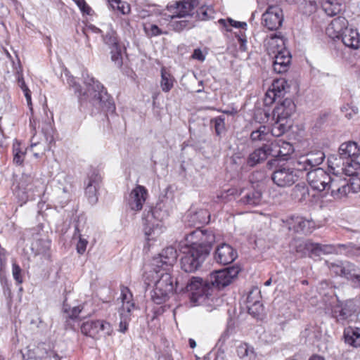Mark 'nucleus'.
Returning <instances> with one entry per match:
<instances>
[{"label": "nucleus", "instance_id": "nucleus-13", "mask_svg": "<svg viewBox=\"0 0 360 360\" xmlns=\"http://www.w3.org/2000/svg\"><path fill=\"white\" fill-rule=\"evenodd\" d=\"M271 177L274 184L281 188L291 186L298 180L294 168L285 165L277 167Z\"/></svg>", "mask_w": 360, "mask_h": 360}, {"label": "nucleus", "instance_id": "nucleus-56", "mask_svg": "<svg viewBox=\"0 0 360 360\" xmlns=\"http://www.w3.org/2000/svg\"><path fill=\"white\" fill-rule=\"evenodd\" d=\"M211 122L213 123L215 131L217 135H220L225 131V117L223 115H220L214 118Z\"/></svg>", "mask_w": 360, "mask_h": 360}, {"label": "nucleus", "instance_id": "nucleus-8", "mask_svg": "<svg viewBox=\"0 0 360 360\" xmlns=\"http://www.w3.org/2000/svg\"><path fill=\"white\" fill-rule=\"evenodd\" d=\"M295 104L290 98H285L273 110V117L276 120V124L272 129L271 134L274 135V130L278 129L279 134L278 135H283L285 132V121L295 112Z\"/></svg>", "mask_w": 360, "mask_h": 360}, {"label": "nucleus", "instance_id": "nucleus-7", "mask_svg": "<svg viewBox=\"0 0 360 360\" xmlns=\"http://www.w3.org/2000/svg\"><path fill=\"white\" fill-rule=\"evenodd\" d=\"M283 44V39L277 37L276 34L271 37L267 42L269 46L277 47L276 51H272L273 53H276L273 63V68L277 73L286 72L290 63L291 56L290 52L281 49Z\"/></svg>", "mask_w": 360, "mask_h": 360}, {"label": "nucleus", "instance_id": "nucleus-34", "mask_svg": "<svg viewBox=\"0 0 360 360\" xmlns=\"http://www.w3.org/2000/svg\"><path fill=\"white\" fill-rule=\"evenodd\" d=\"M342 276L346 277L354 283H360V275L358 268L352 263L349 262H344Z\"/></svg>", "mask_w": 360, "mask_h": 360}, {"label": "nucleus", "instance_id": "nucleus-32", "mask_svg": "<svg viewBox=\"0 0 360 360\" xmlns=\"http://www.w3.org/2000/svg\"><path fill=\"white\" fill-rule=\"evenodd\" d=\"M360 338V330L359 328H352L349 326L344 330V339L346 344L352 347H357L360 345L359 339Z\"/></svg>", "mask_w": 360, "mask_h": 360}, {"label": "nucleus", "instance_id": "nucleus-46", "mask_svg": "<svg viewBox=\"0 0 360 360\" xmlns=\"http://www.w3.org/2000/svg\"><path fill=\"white\" fill-rule=\"evenodd\" d=\"M65 313L68 314V319L66 320L65 328L74 330V326L71 324L70 321H74L77 319L79 314L82 311L80 306L75 307L72 309L68 310L64 309Z\"/></svg>", "mask_w": 360, "mask_h": 360}, {"label": "nucleus", "instance_id": "nucleus-1", "mask_svg": "<svg viewBox=\"0 0 360 360\" xmlns=\"http://www.w3.org/2000/svg\"><path fill=\"white\" fill-rule=\"evenodd\" d=\"M82 78L86 88L84 93H82L80 84L76 82L74 77H69L68 84L79 96L86 97L89 105L94 108L91 115L98 113L100 111L114 112L115 105L113 98L108 94L103 85L91 77L87 72L82 73Z\"/></svg>", "mask_w": 360, "mask_h": 360}, {"label": "nucleus", "instance_id": "nucleus-52", "mask_svg": "<svg viewBox=\"0 0 360 360\" xmlns=\"http://www.w3.org/2000/svg\"><path fill=\"white\" fill-rule=\"evenodd\" d=\"M73 238H79V240L77 244V251L79 255H83L86 251V245L88 244V241L86 239L83 238L80 233V231L77 226L75 227V231L73 235Z\"/></svg>", "mask_w": 360, "mask_h": 360}, {"label": "nucleus", "instance_id": "nucleus-60", "mask_svg": "<svg viewBox=\"0 0 360 360\" xmlns=\"http://www.w3.org/2000/svg\"><path fill=\"white\" fill-rule=\"evenodd\" d=\"M13 162L17 165H22L24 161L25 153L20 150L19 145L18 146L13 145Z\"/></svg>", "mask_w": 360, "mask_h": 360}, {"label": "nucleus", "instance_id": "nucleus-9", "mask_svg": "<svg viewBox=\"0 0 360 360\" xmlns=\"http://www.w3.org/2000/svg\"><path fill=\"white\" fill-rule=\"evenodd\" d=\"M328 162V167L333 171V174L341 170L347 176L357 177L360 172V162L354 159L349 161V160L340 157V155H335L330 156Z\"/></svg>", "mask_w": 360, "mask_h": 360}, {"label": "nucleus", "instance_id": "nucleus-40", "mask_svg": "<svg viewBox=\"0 0 360 360\" xmlns=\"http://www.w3.org/2000/svg\"><path fill=\"white\" fill-rule=\"evenodd\" d=\"M267 158L264 147H261L256 149L252 153H251L248 159V164L253 167L257 163L266 160Z\"/></svg>", "mask_w": 360, "mask_h": 360}, {"label": "nucleus", "instance_id": "nucleus-25", "mask_svg": "<svg viewBox=\"0 0 360 360\" xmlns=\"http://www.w3.org/2000/svg\"><path fill=\"white\" fill-rule=\"evenodd\" d=\"M348 21L344 17L339 16L333 19L326 28V34L332 39H339L345 34Z\"/></svg>", "mask_w": 360, "mask_h": 360}, {"label": "nucleus", "instance_id": "nucleus-20", "mask_svg": "<svg viewBox=\"0 0 360 360\" xmlns=\"http://www.w3.org/2000/svg\"><path fill=\"white\" fill-rule=\"evenodd\" d=\"M334 248L332 245H321L309 240L303 242L297 248V252H303V255H308L310 257L320 256L321 254L333 252Z\"/></svg>", "mask_w": 360, "mask_h": 360}, {"label": "nucleus", "instance_id": "nucleus-44", "mask_svg": "<svg viewBox=\"0 0 360 360\" xmlns=\"http://www.w3.org/2000/svg\"><path fill=\"white\" fill-rule=\"evenodd\" d=\"M180 19L179 20H173L171 22L170 26L174 31L180 32L185 29H191L194 26L193 22L186 18Z\"/></svg>", "mask_w": 360, "mask_h": 360}, {"label": "nucleus", "instance_id": "nucleus-57", "mask_svg": "<svg viewBox=\"0 0 360 360\" xmlns=\"http://www.w3.org/2000/svg\"><path fill=\"white\" fill-rule=\"evenodd\" d=\"M326 263L327 264V266L330 269L332 272H333L335 274L338 276H342L343 274V267H344V262H331L329 261H326Z\"/></svg>", "mask_w": 360, "mask_h": 360}, {"label": "nucleus", "instance_id": "nucleus-61", "mask_svg": "<svg viewBox=\"0 0 360 360\" xmlns=\"http://www.w3.org/2000/svg\"><path fill=\"white\" fill-rule=\"evenodd\" d=\"M236 38H237L240 46L239 49L241 51L247 50V37L244 31H239L234 33Z\"/></svg>", "mask_w": 360, "mask_h": 360}, {"label": "nucleus", "instance_id": "nucleus-10", "mask_svg": "<svg viewBox=\"0 0 360 360\" xmlns=\"http://www.w3.org/2000/svg\"><path fill=\"white\" fill-rule=\"evenodd\" d=\"M182 254L180 260L181 268L187 273H192L198 270L207 257L195 248L186 245L183 248Z\"/></svg>", "mask_w": 360, "mask_h": 360}, {"label": "nucleus", "instance_id": "nucleus-18", "mask_svg": "<svg viewBox=\"0 0 360 360\" xmlns=\"http://www.w3.org/2000/svg\"><path fill=\"white\" fill-rule=\"evenodd\" d=\"M264 25L270 30L278 29L283 20V11L278 6H269L262 15Z\"/></svg>", "mask_w": 360, "mask_h": 360}, {"label": "nucleus", "instance_id": "nucleus-23", "mask_svg": "<svg viewBox=\"0 0 360 360\" xmlns=\"http://www.w3.org/2000/svg\"><path fill=\"white\" fill-rule=\"evenodd\" d=\"M148 195L147 189L141 185H137L130 193L128 205L131 210L139 211L143 208Z\"/></svg>", "mask_w": 360, "mask_h": 360}, {"label": "nucleus", "instance_id": "nucleus-42", "mask_svg": "<svg viewBox=\"0 0 360 360\" xmlns=\"http://www.w3.org/2000/svg\"><path fill=\"white\" fill-rule=\"evenodd\" d=\"M146 35L149 37H154L161 34H167V31H163L158 25L152 23H146L143 26Z\"/></svg>", "mask_w": 360, "mask_h": 360}, {"label": "nucleus", "instance_id": "nucleus-49", "mask_svg": "<svg viewBox=\"0 0 360 360\" xmlns=\"http://www.w3.org/2000/svg\"><path fill=\"white\" fill-rule=\"evenodd\" d=\"M51 349L46 348L44 343L39 344L35 349H33L31 358H34L38 360H43L49 358Z\"/></svg>", "mask_w": 360, "mask_h": 360}, {"label": "nucleus", "instance_id": "nucleus-15", "mask_svg": "<svg viewBox=\"0 0 360 360\" xmlns=\"http://www.w3.org/2000/svg\"><path fill=\"white\" fill-rule=\"evenodd\" d=\"M307 180L314 190L322 191L326 190L330 175L323 169L317 167L307 172Z\"/></svg>", "mask_w": 360, "mask_h": 360}, {"label": "nucleus", "instance_id": "nucleus-16", "mask_svg": "<svg viewBox=\"0 0 360 360\" xmlns=\"http://www.w3.org/2000/svg\"><path fill=\"white\" fill-rule=\"evenodd\" d=\"M161 210L158 207L150 208L147 214H145L144 232L148 240H153L157 231L159 221L163 219L164 214H161Z\"/></svg>", "mask_w": 360, "mask_h": 360}, {"label": "nucleus", "instance_id": "nucleus-3", "mask_svg": "<svg viewBox=\"0 0 360 360\" xmlns=\"http://www.w3.org/2000/svg\"><path fill=\"white\" fill-rule=\"evenodd\" d=\"M45 184L41 179L35 178L31 174H22L19 181L13 185V193L20 205L28 200H34L44 193Z\"/></svg>", "mask_w": 360, "mask_h": 360}, {"label": "nucleus", "instance_id": "nucleus-27", "mask_svg": "<svg viewBox=\"0 0 360 360\" xmlns=\"http://www.w3.org/2000/svg\"><path fill=\"white\" fill-rule=\"evenodd\" d=\"M359 150L360 149L358 148L356 142L349 141L340 145L338 155H340V157L343 158V159L349 160V161L351 159L357 161Z\"/></svg>", "mask_w": 360, "mask_h": 360}, {"label": "nucleus", "instance_id": "nucleus-55", "mask_svg": "<svg viewBox=\"0 0 360 360\" xmlns=\"http://www.w3.org/2000/svg\"><path fill=\"white\" fill-rule=\"evenodd\" d=\"M131 313L120 311V321L119 330L124 333L128 330L129 323L131 321Z\"/></svg>", "mask_w": 360, "mask_h": 360}, {"label": "nucleus", "instance_id": "nucleus-26", "mask_svg": "<svg viewBox=\"0 0 360 360\" xmlns=\"http://www.w3.org/2000/svg\"><path fill=\"white\" fill-rule=\"evenodd\" d=\"M259 293L258 288H255L249 292L246 299L248 312L254 316L259 315L262 311L263 306L259 301Z\"/></svg>", "mask_w": 360, "mask_h": 360}, {"label": "nucleus", "instance_id": "nucleus-36", "mask_svg": "<svg viewBox=\"0 0 360 360\" xmlns=\"http://www.w3.org/2000/svg\"><path fill=\"white\" fill-rule=\"evenodd\" d=\"M292 199L298 202H303L309 196V191L304 184H297L292 190Z\"/></svg>", "mask_w": 360, "mask_h": 360}, {"label": "nucleus", "instance_id": "nucleus-58", "mask_svg": "<svg viewBox=\"0 0 360 360\" xmlns=\"http://www.w3.org/2000/svg\"><path fill=\"white\" fill-rule=\"evenodd\" d=\"M302 11L307 15H310L316 9V3L314 0H304L302 4Z\"/></svg>", "mask_w": 360, "mask_h": 360}, {"label": "nucleus", "instance_id": "nucleus-29", "mask_svg": "<svg viewBox=\"0 0 360 360\" xmlns=\"http://www.w3.org/2000/svg\"><path fill=\"white\" fill-rule=\"evenodd\" d=\"M122 305L120 311L131 313L136 307V304L133 300V295L127 287L122 286L121 288V296Z\"/></svg>", "mask_w": 360, "mask_h": 360}, {"label": "nucleus", "instance_id": "nucleus-35", "mask_svg": "<svg viewBox=\"0 0 360 360\" xmlns=\"http://www.w3.org/2000/svg\"><path fill=\"white\" fill-rule=\"evenodd\" d=\"M218 23L221 26V28L226 32H231V27L240 28L241 31L247 30L248 25L245 22H240L233 20L231 18L226 19H219Z\"/></svg>", "mask_w": 360, "mask_h": 360}, {"label": "nucleus", "instance_id": "nucleus-51", "mask_svg": "<svg viewBox=\"0 0 360 360\" xmlns=\"http://www.w3.org/2000/svg\"><path fill=\"white\" fill-rule=\"evenodd\" d=\"M280 159L287 160L288 157L294 152L293 146L287 141L280 140Z\"/></svg>", "mask_w": 360, "mask_h": 360}, {"label": "nucleus", "instance_id": "nucleus-53", "mask_svg": "<svg viewBox=\"0 0 360 360\" xmlns=\"http://www.w3.org/2000/svg\"><path fill=\"white\" fill-rule=\"evenodd\" d=\"M309 159H307V156H302L300 157L299 160H297L295 164V168L294 169L297 172V171H311L313 169L311 165L307 161Z\"/></svg>", "mask_w": 360, "mask_h": 360}, {"label": "nucleus", "instance_id": "nucleus-50", "mask_svg": "<svg viewBox=\"0 0 360 360\" xmlns=\"http://www.w3.org/2000/svg\"><path fill=\"white\" fill-rule=\"evenodd\" d=\"M238 356L243 359L245 357H255L254 349L247 343H240L236 349Z\"/></svg>", "mask_w": 360, "mask_h": 360}, {"label": "nucleus", "instance_id": "nucleus-39", "mask_svg": "<svg viewBox=\"0 0 360 360\" xmlns=\"http://www.w3.org/2000/svg\"><path fill=\"white\" fill-rule=\"evenodd\" d=\"M214 10L211 6L201 5L199 2V6L195 9L194 18L200 20H207L213 17Z\"/></svg>", "mask_w": 360, "mask_h": 360}, {"label": "nucleus", "instance_id": "nucleus-30", "mask_svg": "<svg viewBox=\"0 0 360 360\" xmlns=\"http://www.w3.org/2000/svg\"><path fill=\"white\" fill-rule=\"evenodd\" d=\"M51 240L47 238H39L32 243V250L36 255H41L45 258L50 257Z\"/></svg>", "mask_w": 360, "mask_h": 360}, {"label": "nucleus", "instance_id": "nucleus-21", "mask_svg": "<svg viewBox=\"0 0 360 360\" xmlns=\"http://www.w3.org/2000/svg\"><path fill=\"white\" fill-rule=\"evenodd\" d=\"M237 257V251L227 243H221L218 245L214 252L216 262L222 265L231 264Z\"/></svg>", "mask_w": 360, "mask_h": 360}, {"label": "nucleus", "instance_id": "nucleus-17", "mask_svg": "<svg viewBox=\"0 0 360 360\" xmlns=\"http://www.w3.org/2000/svg\"><path fill=\"white\" fill-rule=\"evenodd\" d=\"M177 252L172 246L163 249L158 257L153 259V266L154 269H162L163 271L168 270L176 262L177 259Z\"/></svg>", "mask_w": 360, "mask_h": 360}, {"label": "nucleus", "instance_id": "nucleus-54", "mask_svg": "<svg viewBox=\"0 0 360 360\" xmlns=\"http://www.w3.org/2000/svg\"><path fill=\"white\" fill-rule=\"evenodd\" d=\"M347 181L345 179H342L340 176H338L337 174H334L333 176H330V180L327 184L326 190H330L331 194L336 190L338 187L341 186V184H346Z\"/></svg>", "mask_w": 360, "mask_h": 360}, {"label": "nucleus", "instance_id": "nucleus-24", "mask_svg": "<svg viewBox=\"0 0 360 360\" xmlns=\"http://www.w3.org/2000/svg\"><path fill=\"white\" fill-rule=\"evenodd\" d=\"M289 229L298 233L309 234L314 229V222L300 216H292L288 220Z\"/></svg>", "mask_w": 360, "mask_h": 360}, {"label": "nucleus", "instance_id": "nucleus-41", "mask_svg": "<svg viewBox=\"0 0 360 360\" xmlns=\"http://www.w3.org/2000/svg\"><path fill=\"white\" fill-rule=\"evenodd\" d=\"M112 8L119 11L123 15L129 13L131 11L130 6L126 1L122 0H108Z\"/></svg>", "mask_w": 360, "mask_h": 360}, {"label": "nucleus", "instance_id": "nucleus-33", "mask_svg": "<svg viewBox=\"0 0 360 360\" xmlns=\"http://www.w3.org/2000/svg\"><path fill=\"white\" fill-rule=\"evenodd\" d=\"M188 217H189V221L194 225L206 224L210 219V213L205 209H200L195 212H191Z\"/></svg>", "mask_w": 360, "mask_h": 360}, {"label": "nucleus", "instance_id": "nucleus-48", "mask_svg": "<svg viewBox=\"0 0 360 360\" xmlns=\"http://www.w3.org/2000/svg\"><path fill=\"white\" fill-rule=\"evenodd\" d=\"M307 161L310 163L313 167V169L316 168V167L321 165L324 158L325 154L321 150H317L316 152H311L307 155Z\"/></svg>", "mask_w": 360, "mask_h": 360}, {"label": "nucleus", "instance_id": "nucleus-6", "mask_svg": "<svg viewBox=\"0 0 360 360\" xmlns=\"http://www.w3.org/2000/svg\"><path fill=\"white\" fill-rule=\"evenodd\" d=\"M199 6V0L174 1L167 4L166 10L169 12L168 17L175 18H186L194 17L195 9Z\"/></svg>", "mask_w": 360, "mask_h": 360}, {"label": "nucleus", "instance_id": "nucleus-11", "mask_svg": "<svg viewBox=\"0 0 360 360\" xmlns=\"http://www.w3.org/2000/svg\"><path fill=\"white\" fill-rule=\"evenodd\" d=\"M239 272L238 266H231L212 272L207 278L211 287L214 289V292L216 289L219 290L231 284Z\"/></svg>", "mask_w": 360, "mask_h": 360}, {"label": "nucleus", "instance_id": "nucleus-5", "mask_svg": "<svg viewBox=\"0 0 360 360\" xmlns=\"http://www.w3.org/2000/svg\"><path fill=\"white\" fill-rule=\"evenodd\" d=\"M185 240L186 245L208 256L215 241V236L212 230L198 228L187 234Z\"/></svg>", "mask_w": 360, "mask_h": 360}, {"label": "nucleus", "instance_id": "nucleus-59", "mask_svg": "<svg viewBox=\"0 0 360 360\" xmlns=\"http://www.w3.org/2000/svg\"><path fill=\"white\" fill-rule=\"evenodd\" d=\"M18 68H16V77L19 86L22 89V91H26L28 89L25 84L24 78L22 77V70L20 64V60L18 59Z\"/></svg>", "mask_w": 360, "mask_h": 360}, {"label": "nucleus", "instance_id": "nucleus-12", "mask_svg": "<svg viewBox=\"0 0 360 360\" xmlns=\"http://www.w3.org/2000/svg\"><path fill=\"white\" fill-rule=\"evenodd\" d=\"M83 335L93 339H99L103 335H110L112 331L110 323L104 320H89L82 323L80 326Z\"/></svg>", "mask_w": 360, "mask_h": 360}, {"label": "nucleus", "instance_id": "nucleus-62", "mask_svg": "<svg viewBox=\"0 0 360 360\" xmlns=\"http://www.w3.org/2000/svg\"><path fill=\"white\" fill-rule=\"evenodd\" d=\"M111 59L117 65H121L122 64V55L120 46L111 49Z\"/></svg>", "mask_w": 360, "mask_h": 360}, {"label": "nucleus", "instance_id": "nucleus-63", "mask_svg": "<svg viewBox=\"0 0 360 360\" xmlns=\"http://www.w3.org/2000/svg\"><path fill=\"white\" fill-rule=\"evenodd\" d=\"M277 98H278V97L276 96V93H274V91L271 89H269L265 94L264 103L265 105H271Z\"/></svg>", "mask_w": 360, "mask_h": 360}, {"label": "nucleus", "instance_id": "nucleus-38", "mask_svg": "<svg viewBox=\"0 0 360 360\" xmlns=\"http://www.w3.org/2000/svg\"><path fill=\"white\" fill-rule=\"evenodd\" d=\"M322 9L328 16H334L342 10V5L337 1L326 0L322 4Z\"/></svg>", "mask_w": 360, "mask_h": 360}, {"label": "nucleus", "instance_id": "nucleus-14", "mask_svg": "<svg viewBox=\"0 0 360 360\" xmlns=\"http://www.w3.org/2000/svg\"><path fill=\"white\" fill-rule=\"evenodd\" d=\"M102 178L98 169L91 168L84 181L85 195L90 204L94 205L97 202L98 197V189L101 184Z\"/></svg>", "mask_w": 360, "mask_h": 360}, {"label": "nucleus", "instance_id": "nucleus-31", "mask_svg": "<svg viewBox=\"0 0 360 360\" xmlns=\"http://www.w3.org/2000/svg\"><path fill=\"white\" fill-rule=\"evenodd\" d=\"M352 181L350 182V186L347 184V183L345 184H341L340 187H338L335 191L331 194V195L335 199H340L346 195L347 193L349 191L350 189L353 190V192L356 193L358 190L360 189V185L358 183L355 182V181H359L358 177H352Z\"/></svg>", "mask_w": 360, "mask_h": 360}, {"label": "nucleus", "instance_id": "nucleus-64", "mask_svg": "<svg viewBox=\"0 0 360 360\" xmlns=\"http://www.w3.org/2000/svg\"><path fill=\"white\" fill-rule=\"evenodd\" d=\"M39 127L41 128V133L43 135H51L53 133L52 124L49 121L42 122Z\"/></svg>", "mask_w": 360, "mask_h": 360}, {"label": "nucleus", "instance_id": "nucleus-2", "mask_svg": "<svg viewBox=\"0 0 360 360\" xmlns=\"http://www.w3.org/2000/svg\"><path fill=\"white\" fill-rule=\"evenodd\" d=\"M155 276L158 279L155 282L152 291L151 299L157 304L165 302L174 292H181L184 285L180 284L177 278H174L168 272H160V269H154Z\"/></svg>", "mask_w": 360, "mask_h": 360}, {"label": "nucleus", "instance_id": "nucleus-19", "mask_svg": "<svg viewBox=\"0 0 360 360\" xmlns=\"http://www.w3.org/2000/svg\"><path fill=\"white\" fill-rule=\"evenodd\" d=\"M356 311L355 305L351 300L345 303L336 301L331 304V316L338 322L344 321L350 317Z\"/></svg>", "mask_w": 360, "mask_h": 360}, {"label": "nucleus", "instance_id": "nucleus-47", "mask_svg": "<svg viewBox=\"0 0 360 360\" xmlns=\"http://www.w3.org/2000/svg\"><path fill=\"white\" fill-rule=\"evenodd\" d=\"M286 86V81L283 79H280L274 80L269 89L276 93V96L281 98L285 94Z\"/></svg>", "mask_w": 360, "mask_h": 360}, {"label": "nucleus", "instance_id": "nucleus-28", "mask_svg": "<svg viewBox=\"0 0 360 360\" xmlns=\"http://www.w3.org/2000/svg\"><path fill=\"white\" fill-rule=\"evenodd\" d=\"M342 41L346 46L354 50H357L360 47V35L356 29H345Z\"/></svg>", "mask_w": 360, "mask_h": 360}, {"label": "nucleus", "instance_id": "nucleus-22", "mask_svg": "<svg viewBox=\"0 0 360 360\" xmlns=\"http://www.w3.org/2000/svg\"><path fill=\"white\" fill-rule=\"evenodd\" d=\"M240 199L238 203L241 205L257 206L260 204L262 193L252 186L244 188L239 192Z\"/></svg>", "mask_w": 360, "mask_h": 360}, {"label": "nucleus", "instance_id": "nucleus-37", "mask_svg": "<svg viewBox=\"0 0 360 360\" xmlns=\"http://www.w3.org/2000/svg\"><path fill=\"white\" fill-rule=\"evenodd\" d=\"M174 77L166 70L165 68L161 69L160 87L163 92H169L174 86Z\"/></svg>", "mask_w": 360, "mask_h": 360}, {"label": "nucleus", "instance_id": "nucleus-45", "mask_svg": "<svg viewBox=\"0 0 360 360\" xmlns=\"http://www.w3.org/2000/svg\"><path fill=\"white\" fill-rule=\"evenodd\" d=\"M103 39L104 43L109 46L110 49H114L120 46L117 34L115 31L112 29H109L106 33L103 35Z\"/></svg>", "mask_w": 360, "mask_h": 360}, {"label": "nucleus", "instance_id": "nucleus-4", "mask_svg": "<svg viewBox=\"0 0 360 360\" xmlns=\"http://www.w3.org/2000/svg\"><path fill=\"white\" fill-rule=\"evenodd\" d=\"M208 278L203 280L200 277H192L187 283L185 289L190 293L191 301L198 304L207 303L210 304L219 298L214 295V289L209 283Z\"/></svg>", "mask_w": 360, "mask_h": 360}, {"label": "nucleus", "instance_id": "nucleus-43", "mask_svg": "<svg viewBox=\"0 0 360 360\" xmlns=\"http://www.w3.org/2000/svg\"><path fill=\"white\" fill-rule=\"evenodd\" d=\"M266 156L280 158V141L266 143L263 146Z\"/></svg>", "mask_w": 360, "mask_h": 360}]
</instances>
